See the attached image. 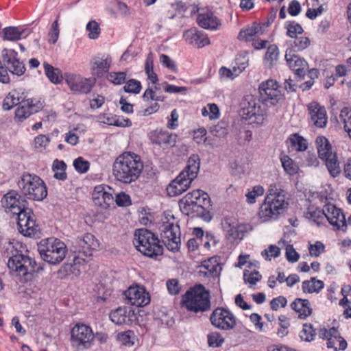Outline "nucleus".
Returning <instances> with one entry per match:
<instances>
[{
  "label": "nucleus",
  "mask_w": 351,
  "mask_h": 351,
  "mask_svg": "<svg viewBox=\"0 0 351 351\" xmlns=\"http://www.w3.org/2000/svg\"><path fill=\"white\" fill-rule=\"evenodd\" d=\"M183 36L187 43L197 48H202L210 44L208 38L195 28L185 31Z\"/></svg>",
  "instance_id": "a878e982"
},
{
  "label": "nucleus",
  "mask_w": 351,
  "mask_h": 351,
  "mask_svg": "<svg viewBox=\"0 0 351 351\" xmlns=\"http://www.w3.org/2000/svg\"><path fill=\"white\" fill-rule=\"evenodd\" d=\"M144 165L139 155L125 152L120 154L112 165V175L116 180L130 184L139 178Z\"/></svg>",
  "instance_id": "f257e3e1"
},
{
  "label": "nucleus",
  "mask_w": 351,
  "mask_h": 351,
  "mask_svg": "<svg viewBox=\"0 0 351 351\" xmlns=\"http://www.w3.org/2000/svg\"><path fill=\"white\" fill-rule=\"evenodd\" d=\"M1 58L4 66L12 75L21 76L25 73L26 71L25 64L20 60L18 53L15 50L3 49L1 51Z\"/></svg>",
  "instance_id": "4468645a"
},
{
  "label": "nucleus",
  "mask_w": 351,
  "mask_h": 351,
  "mask_svg": "<svg viewBox=\"0 0 351 351\" xmlns=\"http://www.w3.org/2000/svg\"><path fill=\"white\" fill-rule=\"evenodd\" d=\"M201 200L204 205L209 202L208 195L202 190H195L188 193L179 201V206L183 212L188 213L194 209L195 206L201 203Z\"/></svg>",
  "instance_id": "2eb2a0df"
},
{
  "label": "nucleus",
  "mask_w": 351,
  "mask_h": 351,
  "mask_svg": "<svg viewBox=\"0 0 351 351\" xmlns=\"http://www.w3.org/2000/svg\"><path fill=\"white\" fill-rule=\"evenodd\" d=\"M75 252L82 254L85 257H90L93 252L97 250L99 246V241L94 235L90 233L85 234L82 237L77 238L75 241Z\"/></svg>",
  "instance_id": "f3484780"
},
{
  "label": "nucleus",
  "mask_w": 351,
  "mask_h": 351,
  "mask_svg": "<svg viewBox=\"0 0 351 351\" xmlns=\"http://www.w3.org/2000/svg\"><path fill=\"white\" fill-rule=\"evenodd\" d=\"M1 203L7 213L16 215H18L25 208H27L25 206L26 201L14 190H10L5 193L3 196Z\"/></svg>",
  "instance_id": "ddd939ff"
},
{
  "label": "nucleus",
  "mask_w": 351,
  "mask_h": 351,
  "mask_svg": "<svg viewBox=\"0 0 351 351\" xmlns=\"http://www.w3.org/2000/svg\"><path fill=\"white\" fill-rule=\"evenodd\" d=\"M210 132L217 138H224L228 133V123L221 121L210 128Z\"/></svg>",
  "instance_id": "a18cd8bd"
},
{
  "label": "nucleus",
  "mask_w": 351,
  "mask_h": 351,
  "mask_svg": "<svg viewBox=\"0 0 351 351\" xmlns=\"http://www.w3.org/2000/svg\"><path fill=\"white\" fill-rule=\"evenodd\" d=\"M223 230L226 232L228 239H236L239 237V232L236 224H232L228 219L222 222Z\"/></svg>",
  "instance_id": "8fccbe9b"
},
{
  "label": "nucleus",
  "mask_w": 351,
  "mask_h": 351,
  "mask_svg": "<svg viewBox=\"0 0 351 351\" xmlns=\"http://www.w3.org/2000/svg\"><path fill=\"white\" fill-rule=\"evenodd\" d=\"M280 248L274 245H271L268 250H265L261 252L262 256L267 261H270L271 257L276 258L280 255Z\"/></svg>",
  "instance_id": "0e129e2a"
},
{
  "label": "nucleus",
  "mask_w": 351,
  "mask_h": 351,
  "mask_svg": "<svg viewBox=\"0 0 351 351\" xmlns=\"http://www.w3.org/2000/svg\"><path fill=\"white\" fill-rule=\"evenodd\" d=\"M290 306L298 315L300 319H306L312 314L313 308L310 302L306 299L296 298Z\"/></svg>",
  "instance_id": "7c9ffc66"
},
{
  "label": "nucleus",
  "mask_w": 351,
  "mask_h": 351,
  "mask_svg": "<svg viewBox=\"0 0 351 351\" xmlns=\"http://www.w3.org/2000/svg\"><path fill=\"white\" fill-rule=\"evenodd\" d=\"M124 295L133 306H144L150 302L149 295L143 287H130L124 292Z\"/></svg>",
  "instance_id": "a211bd4d"
},
{
  "label": "nucleus",
  "mask_w": 351,
  "mask_h": 351,
  "mask_svg": "<svg viewBox=\"0 0 351 351\" xmlns=\"http://www.w3.org/2000/svg\"><path fill=\"white\" fill-rule=\"evenodd\" d=\"M200 159L197 154H193L188 160L187 166L182 172H184L186 176L190 177L191 180H194L199 170Z\"/></svg>",
  "instance_id": "72a5a7b5"
},
{
  "label": "nucleus",
  "mask_w": 351,
  "mask_h": 351,
  "mask_svg": "<svg viewBox=\"0 0 351 351\" xmlns=\"http://www.w3.org/2000/svg\"><path fill=\"white\" fill-rule=\"evenodd\" d=\"M123 89L126 93L138 94L141 91V84L139 81L132 79L126 82Z\"/></svg>",
  "instance_id": "680f3d73"
},
{
  "label": "nucleus",
  "mask_w": 351,
  "mask_h": 351,
  "mask_svg": "<svg viewBox=\"0 0 351 351\" xmlns=\"http://www.w3.org/2000/svg\"><path fill=\"white\" fill-rule=\"evenodd\" d=\"M64 78L67 85L73 92L88 93L93 87L90 80L84 78L80 75L66 73Z\"/></svg>",
  "instance_id": "6ab92c4d"
},
{
  "label": "nucleus",
  "mask_w": 351,
  "mask_h": 351,
  "mask_svg": "<svg viewBox=\"0 0 351 351\" xmlns=\"http://www.w3.org/2000/svg\"><path fill=\"white\" fill-rule=\"evenodd\" d=\"M86 29L88 32V36L90 39H96L99 37L101 29L97 21H90L88 22Z\"/></svg>",
  "instance_id": "13d9d810"
},
{
  "label": "nucleus",
  "mask_w": 351,
  "mask_h": 351,
  "mask_svg": "<svg viewBox=\"0 0 351 351\" xmlns=\"http://www.w3.org/2000/svg\"><path fill=\"white\" fill-rule=\"evenodd\" d=\"M167 287L169 293L171 295H176L180 293L181 287L177 279L173 278L167 280Z\"/></svg>",
  "instance_id": "338daca9"
},
{
  "label": "nucleus",
  "mask_w": 351,
  "mask_h": 351,
  "mask_svg": "<svg viewBox=\"0 0 351 351\" xmlns=\"http://www.w3.org/2000/svg\"><path fill=\"white\" fill-rule=\"evenodd\" d=\"M133 243L141 253L148 257L156 258L163 253V247L158 237L145 228L135 231Z\"/></svg>",
  "instance_id": "0eeeda50"
},
{
  "label": "nucleus",
  "mask_w": 351,
  "mask_h": 351,
  "mask_svg": "<svg viewBox=\"0 0 351 351\" xmlns=\"http://www.w3.org/2000/svg\"><path fill=\"white\" fill-rule=\"evenodd\" d=\"M176 134L162 130H156L152 132L149 136L152 143L167 146H174L176 142Z\"/></svg>",
  "instance_id": "cd10ccee"
},
{
  "label": "nucleus",
  "mask_w": 351,
  "mask_h": 351,
  "mask_svg": "<svg viewBox=\"0 0 351 351\" xmlns=\"http://www.w3.org/2000/svg\"><path fill=\"white\" fill-rule=\"evenodd\" d=\"M304 215L306 219L315 223L317 226L322 223L325 219L324 209L323 208V210H320L317 208H315L314 206L308 207Z\"/></svg>",
  "instance_id": "ea45409f"
},
{
  "label": "nucleus",
  "mask_w": 351,
  "mask_h": 351,
  "mask_svg": "<svg viewBox=\"0 0 351 351\" xmlns=\"http://www.w3.org/2000/svg\"><path fill=\"white\" fill-rule=\"evenodd\" d=\"M245 68V64L243 63L241 64V68L239 67L237 69L234 67L232 70L229 69L226 67H222L219 70L220 75L227 78L233 79L234 77L239 75V74Z\"/></svg>",
  "instance_id": "bf43d9fd"
},
{
  "label": "nucleus",
  "mask_w": 351,
  "mask_h": 351,
  "mask_svg": "<svg viewBox=\"0 0 351 351\" xmlns=\"http://www.w3.org/2000/svg\"><path fill=\"white\" fill-rule=\"evenodd\" d=\"M325 218L337 230H345L346 220L342 211L333 204H326L324 208Z\"/></svg>",
  "instance_id": "aec40b11"
},
{
  "label": "nucleus",
  "mask_w": 351,
  "mask_h": 351,
  "mask_svg": "<svg viewBox=\"0 0 351 351\" xmlns=\"http://www.w3.org/2000/svg\"><path fill=\"white\" fill-rule=\"evenodd\" d=\"M193 180L184 172H181L167 187L168 195L171 197L181 195L190 187Z\"/></svg>",
  "instance_id": "5701e85b"
},
{
  "label": "nucleus",
  "mask_w": 351,
  "mask_h": 351,
  "mask_svg": "<svg viewBox=\"0 0 351 351\" xmlns=\"http://www.w3.org/2000/svg\"><path fill=\"white\" fill-rule=\"evenodd\" d=\"M282 165L285 171L289 175H294L298 171V166L288 156H284L280 158Z\"/></svg>",
  "instance_id": "49530a36"
},
{
  "label": "nucleus",
  "mask_w": 351,
  "mask_h": 351,
  "mask_svg": "<svg viewBox=\"0 0 351 351\" xmlns=\"http://www.w3.org/2000/svg\"><path fill=\"white\" fill-rule=\"evenodd\" d=\"M95 338L92 328L84 324H76L71 330V343L77 350L89 348Z\"/></svg>",
  "instance_id": "9d476101"
},
{
  "label": "nucleus",
  "mask_w": 351,
  "mask_h": 351,
  "mask_svg": "<svg viewBox=\"0 0 351 351\" xmlns=\"http://www.w3.org/2000/svg\"><path fill=\"white\" fill-rule=\"evenodd\" d=\"M210 321L213 326L221 330H231L237 325V319L233 313L222 307H218L212 312Z\"/></svg>",
  "instance_id": "9b49d317"
},
{
  "label": "nucleus",
  "mask_w": 351,
  "mask_h": 351,
  "mask_svg": "<svg viewBox=\"0 0 351 351\" xmlns=\"http://www.w3.org/2000/svg\"><path fill=\"white\" fill-rule=\"evenodd\" d=\"M43 65L45 73L49 80L53 84L60 83L63 78L60 75V71L47 62H45Z\"/></svg>",
  "instance_id": "c03bdc74"
},
{
  "label": "nucleus",
  "mask_w": 351,
  "mask_h": 351,
  "mask_svg": "<svg viewBox=\"0 0 351 351\" xmlns=\"http://www.w3.org/2000/svg\"><path fill=\"white\" fill-rule=\"evenodd\" d=\"M93 199L96 205L102 208H108L114 202L112 195L105 190L102 185L96 186L93 193Z\"/></svg>",
  "instance_id": "bb28decb"
},
{
  "label": "nucleus",
  "mask_w": 351,
  "mask_h": 351,
  "mask_svg": "<svg viewBox=\"0 0 351 351\" xmlns=\"http://www.w3.org/2000/svg\"><path fill=\"white\" fill-rule=\"evenodd\" d=\"M38 251L45 261L56 265L63 261L67 250L63 242L51 237L41 240L38 245Z\"/></svg>",
  "instance_id": "6e6552de"
},
{
  "label": "nucleus",
  "mask_w": 351,
  "mask_h": 351,
  "mask_svg": "<svg viewBox=\"0 0 351 351\" xmlns=\"http://www.w3.org/2000/svg\"><path fill=\"white\" fill-rule=\"evenodd\" d=\"M315 145L319 158L321 160L326 159L337 154L332 150V147L328 139L324 136H317L315 139Z\"/></svg>",
  "instance_id": "c756f323"
},
{
  "label": "nucleus",
  "mask_w": 351,
  "mask_h": 351,
  "mask_svg": "<svg viewBox=\"0 0 351 351\" xmlns=\"http://www.w3.org/2000/svg\"><path fill=\"white\" fill-rule=\"evenodd\" d=\"M308 111L311 123L316 127L323 128L328 123L326 110L324 106L313 101L308 105Z\"/></svg>",
  "instance_id": "4be33fe9"
},
{
  "label": "nucleus",
  "mask_w": 351,
  "mask_h": 351,
  "mask_svg": "<svg viewBox=\"0 0 351 351\" xmlns=\"http://www.w3.org/2000/svg\"><path fill=\"white\" fill-rule=\"evenodd\" d=\"M263 34L262 27L258 24L254 23L252 26L240 31L238 38L246 42L254 40L256 36Z\"/></svg>",
  "instance_id": "f704fd0d"
},
{
  "label": "nucleus",
  "mask_w": 351,
  "mask_h": 351,
  "mask_svg": "<svg viewBox=\"0 0 351 351\" xmlns=\"http://www.w3.org/2000/svg\"><path fill=\"white\" fill-rule=\"evenodd\" d=\"M286 28L287 29V34L291 38L298 37L297 34H302L303 29L302 26L295 21H289L287 23Z\"/></svg>",
  "instance_id": "864d4df0"
},
{
  "label": "nucleus",
  "mask_w": 351,
  "mask_h": 351,
  "mask_svg": "<svg viewBox=\"0 0 351 351\" xmlns=\"http://www.w3.org/2000/svg\"><path fill=\"white\" fill-rule=\"evenodd\" d=\"M59 26H58V19L53 22L51 29L49 32L48 36H49V42L55 44L56 41L58 39L59 37Z\"/></svg>",
  "instance_id": "69168bd1"
},
{
  "label": "nucleus",
  "mask_w": 351,
  "mask_h": 351,
  "mask_svg": "<svg viewBox=\"0 0 351 351\" xmlns=\"http://www.w3.org/2000/svg\"><path fill=\"white\" fill-rule=\"evenodd\" d=\"M302 291L304 293H318L324 288V282L322 280L311 278L309 280H304L302 282Z\"/></svg>",
  "instance_id": "37998d69"
},
{
  "label": "nucleus",
  "mask_w": 351,
  "mask_h": 351,
  "mask_svg": "<svg viewBox=\"0 0 351 351\" xmlns=\"http://www.w3.org/2000/svg\"><path fill=\"white\" fill-rule=\"evenodd\" d=\"M279 56L278 48L276 45H271L267 47L264 58V64L271 68L276 63Z\"/></svg>",
  "instance_id": "a19ab883"
},
{
  "label": "nucleus",
  "mask_w": 351,
  "mask_h": 351,
  "mask_svg": "<svg viewBox=\"0 0 351 351\" xmlns=\"http://www.w3.org/2000/svg\"><path fill=\"white\" fill-rule=\"evenodd\" d=\"M75 169L80 173H84L88 171L90 163L88 161L84 160L82 157H78L73 161Z\"/></svg>",
  "instance_id": "e2e57ef3"
},
{
  "label": "nucleus",
  "mask_w": 351,
  "mask_h": 351,
  "mask_svg": "<svg viewBox=\"0 0 351 351\" xmlns=\"http://www.w3.org/2000/svg\"><path fill=\"white\" fill-rule=\"evenodd\" d=\"M327 347L328 348H334L335 351L338 350H344L347 347V343L340 334L337 328H332V336L327 341Z\"/></svg>",
  "instance_id": "c9c22d12"
},
{
  "label": "nucleus",
  "mask_w": 351,
  "mask_h": 351,
  "mask_svg": "<svg viewBox=\"0 0 351 351\" xmlns=\"http://www.w3.org/2000/svg\"><path fill=\"white\" fill-rule=\"evenodd\" d=\"M160 230L161 241L167 248L172 252L178 251L181 243L180 226L171 212L163 213Z\"/></svg>",
  "instance_id": "39448f33"
},
{
  "label": "nucleus",
  "mask_w": 351,
  "mask_h": 351,
  "mask_svg": "<svg viewBox=\"0 0 351 351\" xmlns=\"http://www.w3.org/2000/svg\"><path fill=\"white\" fill-rule=\"evenodd\" d=\"M85 258L75 256L72 263H66L63 266V269L67 275L77 276L80 274V267L84 265Z\"/></svg>",
  "instance_id": "4c0bfd02"
},
{
  "label": "nucleus",
  "mask_w": 351,
  "mask_h": 351,
  "mask_svg": "<svg viewBox=\"0 0 351 351\" xmlns=\"http://www.w3.org/2000/svg\"><path fill=\"white\" fill-rule=\"evenodd\" d=\"M315 335V332L313 328V326L310 324H304L300 333L301 339L305 341H311L313 339Z\"/></svg>",
  "instance_id": "6e6d98bb"
},
{
  "label": "nucleus",
  "mask_w": 351,
  "mask_h": 351,
  "mask_svg": "<svg viewBox=\"0 0 351 351\" xmlns=\"http://www.w3.org/2000/svg\"><path fill=\"white\" fill-rule=\"evenodd\" d=\"M291 45V48L289 49H293V53H295L306 49L310 45V40L304 36L295 37Z\"/></svg>",
  "instance_id": "de8ad7c7"
},
{
  "label": "nucleus",
  "mask_w": 351,
  "mask_h": 351,
  "mask_svg": "<svg viewBox=\"0 0 351 351\" xmlns=\"http://www.w3.org/2000/svg\"><path fill=\"white\" fill-rule=\"evenodd\" d=\"M208 343L210 346L219 347L224 342V339L218 332H213L208 335Z\"/></svg>",
  "instance_id": "052dcab7"
},
{
  "label": "nucleus",
  "mask_w": 351,
  "mask_h": 351,
  "mask_svg": "<svg viewBox=\"0 0 351 351\" xmlns=\"http://www.w3.org/2000/svg\"><path fill=\"white\" fill-rule=\"evenodd\" d=\"M112 64V58L108 54H103L94 57L90 61L92 74L97 77H101L108 73Z\"/></svg>",
  "instance_id": "b1692460"
},
{
  "label": "nucleus",
  "mask_w": 351,
  "mask_h": 351,
  "mask_svg": "<svg viewBox=\"0 0 351 351\" xmlns=\"http://www.w3.org/2000/svg\"><path fill=\"white\" fill-rule=\"evenodd\" d=\"M287 141L290 143L292 149L298 152L305 151L308 147L306 140L298 133L290 135Z\"/></svg>",
  "instance_id": "79ce46f5"
},
{
  "label": "nucleus",
  "mask_w": 351,
  "mask_h": 351,
  "mask_svg": "<svg viewBox=\"0 0 351 351\" xmlns=\"http://www.w3.org/2000/svg\"><path fill=\"white\" fill-rule=\"evenodd\" d=\"M288 197L279 184L272 183L269 186L258 215L263 221L276 219L288 207Z\"/></svg>",
  "instance_id": "f03ea898"
},
{
  "label": "nucleus",
  "mask_w": 351,
  "mask_h": 351,
  "mask_svg": "<svg viewBox=\"0 0 351 351\" xmlns=\"http://www.w3.org/2000/svg\"><path fill=\"white\" fill-rule=\"evenodd\" d=\"M135 339L134 333L131 330L121 332L117 335L118 341L123 345L131 346L134 345Z\"/></svg>",
  "instance_id": "3c124183"
},
{
  "label": "nucleus",
  "mask_w": 351,
  "mask_h": 351,
  "mask_svg": "<svg viewBox=\"0 0 351 351\" xmlns=\"http://www.w3.org/2000/svg\"><path fill=\"white\" fill-rule=\"evenodd\" d=\"M126 73L123 71L111 72L107 75V80L116 85L123 84L126 80Z\"/></svg>",
  "instance_id": "603ef678"
},
{
  "label": "nucleus",
  "mask_w": 351,
  "mask_h": 351,
  "mask_svg": "<svg viewBox=\"0 0 351 351\" xmlns=\"http://www.w3.org/2000/svg\"><path fill=\"white\" fill-rule=\"evenodd\" d=\"M17 224L19 232L27 237H35L38 232V227L36 224L34 215L32 209L25 208L17 215Z\"/></svg>",
  "instance_id": "f8f14e48"
},
{
  "label": "nucleus",
  "mask_w": 351,
  "mask_h": 351,
  "mask_svg": "<svg viewBox=\"0 0 351 351\" xmlns=\"http://www.w3.org/2000/svg\"><path fill=\"white\" fill-rule=\"evenodd\" d=\"M134 316L133 311L128 310L125 307L118 308L110 314L111 321L117 325L130 324Z\"/></svg>",
  "instance_id": "c85d7f7f"
},
{
  "label": "nucleus",
  "mask_w": 351,
  "mask_h": 351,
  "mask_svg": "<svg viewBox=\"0 0 351 351\" xmlns=\"http://www.w3.org/2000/svg\"><path fill=\"white\" fill-rule=\"evenodd\" d=\"M44 106L43 101L36 98L22 100L15 112L16 117L23 121L30 115L38 112Z\"/></svg>",
  "instance_id": "dca6fc26"
},
{
  "label": "nucleus",
  "mask_w": 351,
  "mask_h": 351,
  "mask_svg": "<svg viewBox=\"0 0 351 351\" xmlns=\"http://www.w3.org/2000/svg\"><path fill=\"white\" fill-rule=\"evenodd\" d=\"M285 59L289 68L294 71L295 74L298 77L303 78L308 69V64L305 60L293 53V49H287Z\"/></svg>",
  "instance_id": "412c9836"
},
{
  "label": "nucleus",
  "mask_w": 351,
  "mask_h": 351,
  "mask_svg": "<svg viewBox=\"0 0 351 351\" xmlns=\"http://www.w3.org/2000/svg\"><path fill=\"white\" fill-rule=\"evenodd\" d=\"M3 256L8 258V267L13 274L28 280L32 274L38 271L36 262L31 257L22 254L14 247L12 243H8L5 246Z\"/></svg>",
  "instance_id": "7ed1b4c3"
},
{
  "label": "nucleus",
  "mask_w": 351,
  "mask_h": 351,
  "mask_svg": "<svg viewBox=\"0 0 351 351\" xmlns=\"http://www.w3.org/2000/svg\"><path fill=\"white\" fill-rule=\"evenodd\" d=\"M3 39L9 41H16L25 38L29 34L25 29L19 27H8L3 29Z\"/></svg>",
  "instance_id": "473e14b6"
},
{
  "label": "nucleus",
  "mask_w": 351,
  "mask_h": 351,
  "mask_svg": "<svg viewBox=\"0 0 351 351\" xmlns=\"http://www.w3.org/2000/svg\"><path fill=\"white\" fill-rule=\"evenodd\" d=\"M23 99L22 94L16 90H13L3 99L2 108L5 110H9L14 106L20 104Z\"/></svg>",
  "instance_id": "e433bc0d"
},
{
  "label": "nucleus",
  "mask_w": 351,
  "mask_h": 351,
  "mask_svg": "<svg viewBox=\"0 0 351 351\" xmlns=\"http://www.w3.org/2000/svg\"><path fill=\"white\" fill-rule=\"evenodd\" d=\"M17 185L22 195L29 199L42 201L47 195V189L44 181L35 174L23 173L19 178Z\"/></svg>",
  "instance_id": "423d86ee"
},
{
  "label": "nucleus",
  "mask_w": 351,
  "mask_h": 351,
  "mask_svg": "<svg viewBox=\"0 0 351 351\" xmlns=\"http://www.w3.org/2000/svg\"><path fill=\"white\" fill-rule=\"evenodd\" d=\"M265 193L264 188L261 185L254 186L252 190L245 194L246 201L248 204H254L258 197L262 196Z\"/></svg>",
  "instance_id": "09e8293b"
},
{
  "label": "nucleus",
  "mask_w": 351,
  "mask_h": 351,
  "mask_svg": "<svg viewBox=\"0 0 351 351\" xmlns=\"http://www.w3.org/2000/svg\"><path fill=\"white\" fill-rule=\"evenodd\" d=\"M203 266L208 271L215 275H217L221 269L220 265L217 263V258L216 257H212L204 261Z\"/></svg>",
  "instance_id": "5fc2aeb1"
},
{
  "label": "nucleus",
  "mask_w": 351,
  "mask_h": 351,
  "mask_svg": "<svg viewBox=\"0 0 351 351\" xmlns=\"http://www.w3.org/2000/svg\"><path fill=\"white\" fill-rule=\"evenodd\" d=\"M260 101L252 95H247L245 97L242 102V110L243 115L245 116V119L263 115L264 111L261 109Z\"/></svg>",
  "instance_id": "393cba45"
},
{
  "label": "nucleus",
  "mask_w": 351,
  "mask_h": 351,
  "mask_svg": "<svg viewBox=\"0 0 351 351\" xmlns=\"http://www.w3.org/2000/svg\"><path fill=\"white\" fill-rule=\"evenodd\" d=\"M197 22L201 27L208 29H216L220 25L219 20L211 12L199 14Z\"/></svg>",
  "instance_id": "2f4dec72"
},
{
  "label": "nucleus",
  "mask_w": 351,
  "mask_h": 351,
  "mask_svg": "<svg viewBox=\"0 0 351 351\" xmlns=\"http://www.w3.org/2000/svg\"><path fill=\"white\" fill-rule=\"evenodd\" d=\"M278 83L272 79L261 82L258 86L259 100L267 107H274L284 99Z\"/></svg>",
  "instance_id": "1a4fd4ad"
},
{
  "label": "nucleus",
  "mask_w": 351,
  "mask_h": 351,
  "mask_svg": "<svg viewBox=\"0 0 351 351\" xmlns=\"http://www.w3.org/2000/svg\"><path fill=\"white\" fill-rule=\"evenodd\" d=\"M182 306L195 313L208 311L211 308L210 293L202 285L191 287L182 297Z\"/></svg>",
  "instance_id": "20e7f679"
},
{
  "label": "nucleus",
  "mask_w": 351,
  "mask_h": 351,
  "mask_svg": "<svg viewBox=\"0 0 351 351\" xmlns=\"http://www.w3.org/2000/svg\"><path fill=\"white\" fill-rule=\"evenodd\" d=\"M115 202L119 206H128L131 204L130 197L124 192L117 194Z\"/></svg>",
  "instance_id": "774afa93"
},
{
  "label": "nucleus",
  "mask_w": 351,
  "mask_h": 351,
  "mask_svg": "<svg viewBox=\"0 0 351 351\" xmlns=\"http://www.w3.org/2000/svg\"><path fill=\"white\" fill-rule=\"evenodd\" d=\"M262 276L257 271H250L248 269H245L243 272V278L245 282L250 284L251 285H256L257 282L261 280Z\"/></svg>",
  "instance_id": "4d7b16f0"
},
{
  "label": "nucleus",
  "mask_w": 351,
  "mask_h": 351,
  "mask_svg": "<svg viewBox=\"0 0 351 351\" xmlns=\"http://www.w3.org/2000/svg\"><path fill=\"white\" fill-rule=\"evenodd\" d=\"M322 160L325 162L327 169L332 177L336 178L340 175L341 169L337 154Z\"/></svg>",
  "instance_id": "58836bf2"
}]
</instances>
